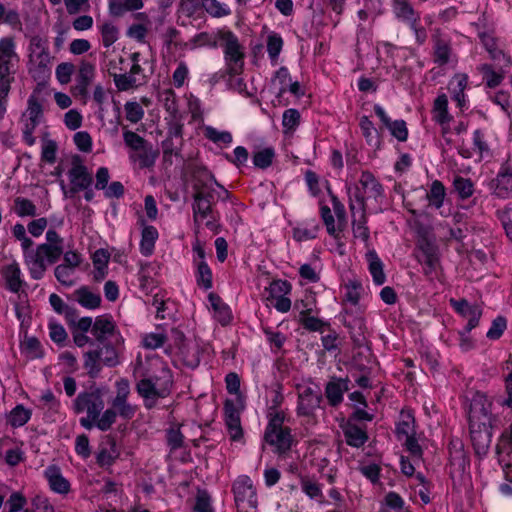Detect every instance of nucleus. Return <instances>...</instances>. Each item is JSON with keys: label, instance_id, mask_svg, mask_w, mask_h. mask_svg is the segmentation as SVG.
<instances>
[{"label": "nucleus", "instance_id": "obj_1", "mask_svg": "<svg viewBox=\"0 0 512 512\" xmlns=\"http://www.w3.org/2000/svg\"><path fill=\"white\" fill-rule=\"evenodd\" d=\"M492 405L487 395L480 391L473 392L471 397L465 396L463 400L472 445L479 456L487 454L492 442V429L496 422V416L492 414Z\"/></svg>", "mask_w": 512, "mask_h": 512}, {"label": "nucleus", "instance_id": "obj_2", "mask_svg": "<svg viewBox=\"0 0 512 512\" xmlns=\"http://www.w3.org/2000/svg\"><path fill=\"white\" fill-rule=\"evenodd\" d=\"M64 252V238L54 229L46 232V242L26 255V266L32 279H41L48 266L55 264Z\"/></svg>", "mask_w": 512, "mask_h": 512}, {"label": "nucleus", "instance_id": "obj_3", "mask_svg": "<svg viewBox=\"0 0 512 512\" xmlns=\"http://www.w3.org/2000/svg\"><path fill=\"white\" fill-rule=\"evenodd\" d=\"M104 406L103 392L97 387L80 392L73 401V411L76 414L86 413L80 419V424L88 430L94 427L93 420H97Z\"/></svg>", "mask_w": 512, "mask_h": 512}, {"label": "nucleus", "instance_id": "obj_4", "mask_svg": "<svg viewBox=\"0 0 512 512\" xmlns=\"http://www.w3.org/2000/svg\"><path fill=\"white\" fill-rule=\"evenodd\" d=\"M28 71L32 78L39 83L45 82L51 73L48 41L38 35L30 39Z\"/></svg>", "mask_w": 512, "mask_h": 512}, {"label": "nucleus", "instance_id": "obj_5", "mask_svg": "<svg viewBox=\"0 0 512 512\" xmlns=\"http://www.w3.org/2000/svg\"><path fill=\"white\" fill-rule=\"evenodd\" d=\"M123 140L129 148V159L138 165L140 169H152L159 157V150L139 134L124 130Z\"/></svg>", "mask_w": 512, "mask_h": 512}, {"label": "nucleus", "instance_id": "obj_6", "mask_svg": "<svg viewBox=\"0 0 512 512\" xmlns=\"http://www.w3.org/2000/svg\"><path fill=\"white\" fill-rule=\"evenodd\" d=\"M172 388V380L170 376L164 379L143 378L136 383V391L143 399L144 406L152 409L156 406L157 401L170 395Z\"/></svg>", "mask_w": 512, "mask_h": 512}, {"label": "nucleus", "instance_id": "obj_7", "mask_svg": "<svg viewBox=\"0 0 512 512\" xmlns=\"http://www.w3.org/2000/svg\"><path fill=\"white\" fill-rule=\"evenodd\" d=\"M18 62L15 43L11 37L0 40V88H10L14 81V64Z\"/></svg>", "mask_w": 512, "mask_h": 512}, {"label": "nucleus", "instance_id": "obj_8", "mask_svg": "<svg viewBox=\"0 0 512 512\" xmlns=\"http://www.w3.org/2000/svg\"><path fill=\"white\" fill-rule=\"evenodd\" d=\"M222 39L227 73L230 76L238 75L244 66V51L237 37L232 32L223 34Z\"/></svg>", "mask_w": 512, "mask_h": 512}, {"label": "nucleus", "instance_id": "obj_9", "mask_svg": "<svg viewBox=\"0 0 512 512\" xmlns=\"http://www.w3.org/2000/svg\"><path fill=\"white\" fill-rule=\"evenodd\" d=\"M68 176L71 183L70 189H67L64 181L60 183L66 198L72 197L79 191L87 190L93 181L91 174L78 156L73 158L72 167L68 172Z\"/></svg>", "mask_w": 512, "mask_h": 512}, {"label": "nucleus", "instance_id": "obj_10", "mask_svg": "<svg viewBox=\"0 0 512 512\" xmlns=\"http://www.w3.org/2000/svg\"><path fill=\"white\" fill-rule=\"evenodd\" d=\"M140 54L138 52L130 55L132 66L129 72L123 68H118L115 63H111L110 75L113 77L116 88L119 91H127L138 87L136 75L142 72V67L139 64Z\"/></svg>", "mask_w": 512, "mask_h": 512}, {"label": "nucleus", "instance_id": "obj_11", "mask_svg": "<svg viewBox=\"0 0 512 512\" xmlns=\"http://www.w3.org/2000/svg\"><path fill=\"white\" fill-rule=\"evenodd\" d=\"M233 491L238 512H256V490L249 477H239L233 485Z\"/></svg>", "mask_w": 512, "mask_h": 512}, {"label": "nucleus", "instance_id": "obj_12", "mask_svg": "<svg viewBox=\"0 0 512 512\" xmlns=\"http://www.w3.org/2000/svg\"><path fill=\"white\" fill-rule=\"evenodd\" d=\"M491 194L498 199H512V162L510 159L502 162L499 170L490 182Z\"/></svg>", "mask_w": 512, "mask_h": 512}, {"label": "nucleus", "instance_id": "obj_13", "mask_svg": "<svg viewBox=\"0 0 512 512\" xmlns=\"http://www.w3.org/2000/svg\"><path fill=\"white\" fill-rule=\"evenodd\" d=\"M450 306L462 320L467 321L465 328L473 330L478 327L482 316V309L479 305L472 304L466 299L450 298Z\"/></svg>", "mask_w": 512, "mask_h": 512}, {"label": "nucleus", "instance_id": "obj_14", "mask_svg": "<svg viewBox=\"0 0 512 512\" xmlns=\"http://www.w3.org/2000/svg\"><path fill=\"white\" fill-rule=\"evenodd\" d=\"M116 395L112 400V407L124 419H131L136 412V407L128 403L130 395V383L127 379L121 378L115 383Z\"/></svg>", "mask_w": 512, "mask_h": 512}, {"label": "nucleus", "instance_id": "obj_15", "mask_svg": "<svg viewBox=\"0 0 512 512\" xmlns=\"http://www.w3.org/2000/svg\"><path fill=\"white\" fill-rule=\"evenodd\" d=\"M481 44L489 54V58L496 64H501L506 68L512 65V58L504 52L498 45V39L492 33L481 31L478 33Z\"/></svg>", "mask_w": 512, "mask_h": 512}, {"label": "nucleus", "instance_id": "obj_16", "mask_svg": "<svg viewBox=\"0 0 512 512\" xmlns=\"http://www.w3.org/2000/svg\"><path fill=\"white\" fill-rule=\"evenodd\" d=\"M0 273L4 280L5 287L9 291L13 293H20L24 291L26 282L22 277L21 268L16 261L2 266Z\"/></svg>", "mask_w": 512, "mask_h": 512}, {"label": "nucleus", "instance_id": "obj_17", "mask_svg": "<svg viewBox=\"0 0 512 512\" xmlns=\"http://www.w3.org/2000/svg\"><path fill=\"white\" fill-rule=\"evenodd\" d=\"M322 394L319 388L310 386L304 387L299 393L298 413L303 416H310L319 408Z\"/></svg>", "mask_w": 512, "mask_h": 512}, {"label": "nucleus", "instance_id": "obj_18", "mask_svg": "<svg viewBox=\"0 0 512 512\" xmlns=\"http://www.w3.org/2000/svg\"><path fill=\"white\" fill-rule=\"evenodd\" d=\"M224 417L232 440H239L243 436L240 420V408L233 400L227 399L224 403Z\"/></svg>", "mask_w": 512, "mask_h": 512}, {"label": "nucleus", "instance_id": "obj_19", "mask_svg": "<svg viewBox=\"0 0 512 512\" xmlns=\"http://www.w3.org/2000/svg\"><path fill=\"white\" fill-rule=\"evenodd\" d=\"M460 154L465 158H471L475 154L479 161L490 159L493 156L490 146L486 141L485 134L480 129L475 130L473 133L472 151L462 149L460 150Z\"/></svg>", "mask_w": 512, "mask_h": 512}, {"label": "nucleus", "instance_id": "obj_20", "mask_svg": "<svg viewBox=\"0 0 512 512\" xmlns=\"http://www.w3.org/2000/svg\"><path fill=\"white\" fill-rule=\"evenodd\" d=\"M496 65L498 66L497 69L488 63L477 66V71L482 75L484 84L490 89L500 86L505 78L507 68L501 64Z\"/></svg>", "mask_w": 512, "mask_h": 512}, {"label": "nucleus", "instance_id": "obj_21", "mask_svg": "<svg viewBox=\"0 0 512 512\" xmlns=\"http://www.w3.org/2000/svg\"><path fill=\"white\" fill-rule=\"evenodd\" d=\"M348 379L333 377L326 385L325 396L331 406L339 405L344 392L349 390Z\"/></svg>", "mask_w": 512, "mask_h": 512}, {"label": "nucleus", "instance_id": "obj_22", "mask_svg": "<svg viewBox=\"0 0 512 512\" xmlns=\"http://www.w3.org/2000/svg\"><path fill=\"white\" fill-rule=\"evenodd\" d=\"M45 477L48 480L51 490L59 494L69 493L70 483L66 478H64L58 466H48L45 470Z\"/></svg>", "mask_w": 512, "mask_h": 512}, {"label": "nucleus", "instance_id": "obj_23", "mask_svg": "<svg viewBox=\"0 0 512 512\" xmlns=\"http://www.w3.org/2000/svg\"><path fill=\"white\" fill-rule=\"evenodd\" d=\"M265 440L268 444L274 446L278 453H285L291 448L292 444L290 429L285 428L275 432H265Z\"/></svg>", "mask_w": 512, "mask_h": 512}, {"label": "nucleus", "instance_id": "obj_24", "mask_svg": "<svg viewBox=\"0 0 512 512\" xmlns=\"http://www.w3.org/2000/svg\"><path fill=\"white\" fill-rule=\"evenodd\" d=\"M192 210L195 232L198 233L204 219H207L208 216L213 213L212 204L207 200H204V198L199 197V195L194 194Z\"/></svg>", "mask_w": 512, "mask_h": 512}, {"label": "nucleus", "instance_id": "obj_25", "mask_svg": "<svg viewBox=\"0 0 512 512\" xmlns=\"http://www.w3.org/2000/svg\"><path fill=\"white\" fill-rule=\"evenodd\" d=\"M355 197L358 201L361 215L357 221H353V235L355 238L361 239L366 244V246H368L370 232L369 228L367 227L364 197L358 194H356Z\"/></svg>", "mask_w": 512, "mask_h": 512}, {"label": "nucleus", "instance_id": "obj_26", "mask_svg": "<svg viewBox=\"0 0 512 512\" xmlns=\"http://www.w3.org/2000/svg\"><path fill=\"white\" fill-rule=\"evenodd\" d=\"M114 333L115 324L111 318L106 316H100L96 318L92 327V334L98 342L103 343L110 336H113Z\"/></svg>", "mask_w": 512, "mask_h": 512}, {"label": "nucleus", "instance_id": "obj_27", "mask_svg": "<svg viewBox=\"0 0 512 512\" xmlns=\"http://www.w3.org/2000/svg\"><path fill=\"white\" fill-rule=\"evenodd\" d=\"M144 7V0H109V13L114 17H121L126 12L138 11Z\"/></svg>", "mask_w": 512, "mask_h": 512}, {"label": "nucleus", "instance_id": "obj_28", "mask_svg": "<svg viewBox=\"0 0 512 512\" xmlns=\"http://www.w3.org/2000/svg\"><path fill=\"white\" fill-rule=\"evenodd\" d=\"M453 189L450 193L456 195L459 200H467L471 198L475 192V186L470 178L456 175L452 181Z\"/></svg>", "mask_w": 512, "mask_h": 512}, {"label": "nucleus", "instance_id": "obj_29", "mask_svg": "<svg viewBox=\"0 0 512 512\" xmlns=\"http://www.w3.org/2000/svg\"><path fill=\"white\" fill-rule=\"evenodd\" d=\"M74 299L83 307L87 309L98 308L101 304V297L99 294L92 292L88 287L83 286L73 293Z\"/></svg>", "mask_w": 512, "mask_h": 512}, {"label": "nucleus", "instance_id": "obj_30", "mask_svg": "<svg viewBox=\"0 0 512 512\" xmlns=\"http://www.w3.org/2000/svg\"><path fill=\"white\" fill-rule=\"evenodd\" d=\"M209 302L214 311L215 318L222 324L226 325L231 319V311L229 306L222 301L219 295L210 293L208 295Z\"/></svg>", "mask_w": 512, "mask_h": 512}, {"label": "nucleus", "instance_id": "obj_31", "mask_svg": "<svg viewBox=\"0 0 512 512\" xmlns=\"http://www.w3.org/2000/svg\"><path fill=\"white\" fill-rule=\"evenodd\" d=\"M21 118L41 123L44 118V110L41 100L36 94L29 96L27 100V108L22 113Z\"/></svg>", "mask_w": 512, "mask_h": 512}, {"label": "nucleus", "instance_id": "obj_32", "mask_svg": "<svg viewBox=\"0 0 512 512\" xmlns=\"http://www.w3.org/2000/svg\"><path fill=\"white\" fill-rule=\"evenodd\" d=\"M360 184L364 189V193L367 194L368 197L377 199L382 195V185L376 180L372 173L368 171L362 172Z\"/></svg>", "mask_w": 512, "mask_h": 512}, {"label": "nucleus", "instance_id": "obj_33", "mask_svg": "<svg viewBox=\"0 0 512 512\" xmlns=\"http://www.w3.org/2000/svg\"><path fill=\"white\" fill-rule=\"evenodd\" d=\"M448 98L445 93L440 94L434 101L432 110L433 119L442 126V132H446Z\"/></svg>", "mask_w": 512, "mask_h": 512}, {"label": "nucleus", "instance_id": "obj_34", "mask_svg": "<svg viewBox=\"0 0 512 512\" xmlns=\"http://www.w3.org/2000/svg\"><path fill=\"white\" fill-rule=\"evenodd\" d=\"M366 257L369 262V271L373 277L374 282L377 285H382L386 280L382 261L379 259L377 253L374 250L369 251L366 254Z\"/></svg>", "mask_w": 512, "mask_h": 512}, {"label": "nucleus", "instance_id": "obj_35", "mask_svg": "<svg viewBox=\"0 0 512 512\" xmlns=\"http://www.w3.org/2000/svg\"><path fill=\"white\" fill-rule=\"evenodd\" d=\"M343 431L347 444L354 447L362 446L368 439L365 431L351 423H347Z\"/></svg>", "mask_w": 512, "mask_h": 512}, {"label": "nucleus", "instance_id": "obj_36", "mask_svg": "<svg viewBox=\"0 0 512 512\" xmlns=\"http://www.w3.org/2000/svg\"><path fill=\"white\" fill-rule=\"evenodd\" d=\"M291 291V284L286 280H274L266 288L267 295L265 299L273 303L274 299L287 295Z\"/></svg>", "mask_w": 512, "mask_h": 512}, {"label": "nucleus", "instance_id": "obj_37", "mask_svg": "<svg viewBox=\"0 0 512 512\" xmlns=\"http://www.w3.org/2000/svg\"><path fill=\"white\" fill-rule=\"evenodd\" d=\"M157 237L158 232L153 226L144 227L140 243V249L143 255L149 256L152 254Z\"/></svg>", "mask_w": 512, "mask_h": 512}, {"label": "nucleus", "instance_id": "obj_38", "mask_svg": "<svg viewBox=\"0 0 512 512\" xmlns=\"http://www.w3.org/2000/svg\"><path fill=\"white\" fill-rule=\"evenodd\" d=\"M101 357L100 352H96L95 350L88 351L84 355V368L87 370V373L90 377H96L101 371Z\"/></svg>", "mask_w": 512, "mask_h": 512}, {"label": "nucleus", "instance_id": "obj_39", "mask_svg": "<svg viewBox=\"0 0 512 512\" xmlns=\"http://www.w3.org/2000/svg\"><path fill=\"white\" fill-rule=\"evenodd\" d=\"M183 363L189 368H195L200 363L199 348L195 345L188 346L182 344L179 346Z\"/></svg>", "mask_w": 512, "mask_h": 512}, {"label": "nucleus", "instance_id": "obj_40", "mask_svg": "<svg viewBox=\"0 0 512 512\" xmlns=\"http://www.w3.org/2000/svg\"><path fill=\"white\" fill-rule=\"evenodd\" d=\"M395 13L399 18L408 21L415 28L418 17L406 0H395Z\"/></svg>", "mask_w": 512, "mask_h": 512}, {"label": "nucleus", "instance_id": "obj_41", "mask_svg": "<svg viewBox=\"0 0 512 512\" xmlns=\"http://www.w3.org/2000/svg\"><path fill=\"white\" fill-rule=\"evenodd\" d=\"M14 211L20 217H33L37 213V208L31 200L23 197H17L14 200Z\"/></svg>", "mask_w": 512, "mask_h": 512}, {"label": "nucleus", "instance_id": "obj_42", "mask_svg": "<svg viewBox=\"0 0 512 512\" xmlns=\"http://www.w3.org/2000/svg\"><path fill=\"white\" fill-rule=\"evenodd\" d=\"M118 411L113 407L106 409L97 420H93L94 426L101 431H107L116 422Z\"/></svg>", "mask_w": 512, "mask_h": 512}, {"label": "nucleus", "instance_id": "obj_43", "mask_svg": "<svg viewBox=\"0 0 512 512\" xmlns=\"http://www.w3.org/2000/svg\"><path fill=\"white\" fill-rule=\"evenodd\" d=\"M31 417V412L22 405H17L9 414L8 422L12 427H20L26 424Z\"/></svg>", "mask_w": 512, "mask_h": 512}, {"label": "nucleus", "instance_id": "obj_44", "mask_svg": "<svg viewBox=\"0 0 512 512\" xmlns=\"http://www.w3.org/2000/svg\"><path fill=\"white\" fill-rule=\"evenodd\" d=\"M445 197V187L439 181H434L431 185L430 191L427 194V198L430 205L440 208L443 204Z\"/></svg>", "mask_w": 512, "mask_h": 512}, {"label": "nucleus", "instance_id": "obj_45", "mask_svg": "<svg viewBox=\"0 0 512 512\" xmlns=\"http://www.w3.org/2000/svg\"><path fill=\"white\" fill-rule=\"evenodd\" d=\"M75 269L59 264L54 269L56 279L64 286L71 287L75 284L74 281Z\"/></svg>", "mask_w": 512, "mask_h": 512}, {"label": "nucleus", "instance_id": "obj_46", "mask_svg": "<svg viewBox=\"0 0 512 512\" xmlns=\"http://www.w3.org/2000/svg\"><path fill=\"white\" fill-rule=\"evenodd\" d=\"M101 36L104 47L108 48L118 40L119 30L114 24L106 22L101 26Z\"/></svg>", "mask_w": 512, "mask_h": 512}, {"label": "nucleus", "instance_id": "obj_47", "mask_svg": "<svg viewBox=\"0 0 512 512\" xmlns=\"http://www.w3.org/2000/svg\"><path fill=\"white\" fill-rule=\"evenodd\" d=\"M359 126L361 128L363 136L365 137L366 141L369 144L378 143L377 129L374 127V124L369 120L367 116L361 117Z\"/></svg>", "mask_w": 512, "mask_h": 512}, {"label": "nucleus", "instance_id": "obj_48", "mask_svg": "<svg viewBox=\"0 0 512 512\" xmlns=\"http://www.w3.org/2000/svg\"><path fill=\"white\" fill-rule=\"evenodd\" d=\"M95 75V66L87 61H81L76 76V82L90 85Z\"/></svg>", "mask_w": 512, "mask_h": 512}, {"label": "nucleus", "instance_id": "obj_49", "mask_svg": "<svg viewBox=\"0 0 512 512\" xmlns=\"http://www.w3.org/2000/svg\"><path fill=\"white\" fill-rule=\"evenodd\" d=\"M397 436L409 437L414 433V418L410 413H402V419L396 427Z\"/></svg>", "mask_w": 512, "mask_h": 512}, {"label": "nucleus", "instance_id": "obj_50", "mask_svg": "<svg viewBox=\"0 0 512 512\" xmlns=\"http://www.w3.org/2000/svg\"><path fill=\"white\" fill-rule=\"evenodd\" d=\"M126 119L131 123H138L144 117V110L141 105L134 101H128L124 105Z\"/></svg>", "mask_w": 512, "mask_h": 512}, {"label": "nucleus", "instance_id": "obj_51", "mask_svg": "<svg viewBox=\"0 0 512 512\" xmlns=\"http://www.w3.org/2000/svg\"><path fill=\"white\" fill-rule=\"evenodd\" d=\"M274 155V150L272 148H265L253 155V163L256 167L265 169L272 164Z\"/></svg>", "mask_w": 512, "mask_h": 512}, {"label": "nucleus", "instance_id": "obj_52", "mask_svg": "<svg viewBox=\"0 0 512 512\" xmlns=\"http://www.w3.org/2000/svg\"><path fill=\"white\" fill-rule=\"evenodd\" d=\"M283 47V40L281 36L276 33H271L267 38V52L269 57L275 61L277 60Z\"/></svg>", "mask_w": 512, "mask_h": 512}, {"label": "nucleus", "instance_id": "obj_53", "mask_svg": "<svg viewBox=\"0 0 512 512\" xmlns=\"http://www.w3.org/2000/svg\"><path fill=\"white\" fill-rule=\"evenodd\" d=\"M95 351L100 352V357L104 365L114 367L118 364V353L114 346L104 345L102 348Z\"/></svg>", "mask_w": 512, "mask_h": 512}, {"label": "nucleus", "instance_id": "obj_54", "mask_svg": "<svg viewBox=\"0 0 512 512\" xmlns=\"http://www.w3.org/2000/svg\"><path fill=\"white\" fill-rule=\"evenodd\" d=\"M491 101L500 106L503 112L510 117L512 108L510 105V94L508 91L499 90L493 96H490Z\"/></svg>", "mask_w": 512, "mask_h": 512}, {"label": "nucleus", "instance_id": "obj_55", "mask_svg": "<svg viewBox=\"0 0 512 512\" xmlns=\"http://www.w3.org/2000/svg\"><path fill=\"white\" fill-rule=\"evenodd\" d=\"M198 285L203 286L205 289L212 287V272L205 261H201L198 264Z\"/></svg>", "mask_w": 512, "mask_h": 512}, {"label": "nucleus", "instance_id": "obj_56", "mask_svg": "<svg viewBox=\"0 0 512 512\" xmlns=\"http://www.w3.org/2000/svg\"><path fill=\"white\" fill-rule=\"evenodd\" d=\"M161 100L165 107V110L172 116H175L178 112V105L176 94L172 89L164 90L161 94Z\"/></svg>", "mask_w": 512, "mask_h": 512}, {"label": "nucleus", "instance_id": "obj_57", "mask_svg": "<svg viewBox=\"0 0 512 512\" xmlns=\"http://www.w3.org/2000/svg\"><path fill=\"white\" fill-rule=\"evenodd\" d=\"M20 121L21 123L23 124V127H22V134H23V139L24 141L26 142L27 145L29 146H32L35 144L36 142V139L35 137L33 136V133L35 131V129L37 128V126L40 124L39 122H36V121H31V120H28L26 118H20Z\"/></svg>", "mask_w": 512, "mask_h": 512}, {"label": "nucleus", "instance_id": "obj_58", "mask_svg": "<svg viewBox=\"0 0 512 512\" xmlns=\"http://www.w3.org/2000/svg\"><path fill=\"white\" fill-rule=\"evenodd\" d=\"M506 325H507V322L504 317L499 316V317L495 318L492 322L491 327L489 328V330L486 333V337L491 340L499 339L503 335V333L506 329Z\"/></svg>", "mask_w": 512, "mask_h": 512}, {"label": "nucleus", "instance_id": "obj_59", "mask_svg": "<svg viewBox=\"0 0 512 512\" xmlns=\"http://www.w3.org/2000/svg\"><path fill=\"white\" fill-rule=\"evenodd\" d=\"M166 335L163 333H149L143 337V346L147 349H157L166 342Z\"/></svg>", "mask_w": 512, "mask_h": 512}, {"label": "nucleus", "instance_id": "obj_60", "mask_svg": "<svg viewBox=\"0 0 512 512\" xmlns=\"http://www.w3.org/2000/svg\"><path fill=\"white\" fill-rule=\"evenodd\" d=\"M300 122V113L296 109H288L283 114L282 124L286 131H293Z\"/></svg>", "mask_w": 512, "mask_h": 512}, {"label": "nucleus", "instance_id": "obj_61", "mask_svg": "<svg viewBox=\"0 0 512 512\" xmlns=\"http://www.w3.org/2000/svg\"><path fill=\"white\" fill-rule=\"evenodd\" d=\"M387 128L391 131L392 135L399 141H406L408 137V130L406 123L403 120L391 121Z\"/></svg>", "mask_w": 512, "mask_h": 512}, {"label": "nucleus", "instance_id": "obj_62", "mask_svg": "<svg viewBox=\"0 0 512 512\" xmlns=\"http://www.w3.org/2000/svg\"><path fill=\"white\" fill-rule=\"evenodd\" d=\"M497 452H512V422L508 430H505L497 444Z\"/></svg>", "mask_w": 512, "mask_h": 512}, {"label": "nucleus", "instance_id": "obj_63", "mask_svg": "<svg viewBox=\"0 0 512 512\" xmlns=\"http://www.w3.org/2000/svg\"><path fill=\"white\" fill-rule=\"evenodd\" d=\"M195 512H213L210 497L205 491H199L194 506Z\"/></svg>", "mask_w": 512, "mask_h": 512}, {"label": "nucleus", "instance_id": "obj_64", "mask_svg": "<svg viewBox=\"0 0 512 512\" xmlns=\"http://www.w3.org/2000/svg\"><path fill=\"white\" fill-rule=\"evenodd\" d=\"M506 369L510 372L505 377V388L507 393V398L504 400V405L512 408V359L509 358L506 361Z\"/></svg>", "mask_w": 512, "mask_h": 512}]
</instances>
